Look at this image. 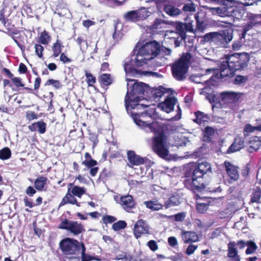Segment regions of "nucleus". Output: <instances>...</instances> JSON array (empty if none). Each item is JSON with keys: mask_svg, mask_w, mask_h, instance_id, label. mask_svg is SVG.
I'll return each instance as SVG.
<instances>
[{"mask_svg": "<svg viewBox=\"0 0 261 261\" xmlns=\"http://www.w3.org/2000/svg\"><path fill=\"white\" fill-rule=\"evenodd\" d=\"M226 61L221 62L219 69L215 72L217 79L232 76L237 70L244 69L248 66L249 57L247 53L234 54L227 57Z\"/></svg>", "mask_w": 261, "mask_h": 261, "instance_id": "nucleus-1", "label": "nucleus"}, {"mask_svg": "<svg viewBox=\"0 0 261 261\" xmlns=\"http://www.w3.org/2000/svg\"><path fill=\"white\" fill-rule=\"evenodd\" d=\"M139 50L135 58V65L137 67H142L151 59L154 58L160 53V46L155 41L146 42L141 45L138 42L135 47Z\"/></svg>", "mask_w": 261, "mask_h": 261, "instance_id": "nucleus-2", "label": "nucleus"}, {"mask_svg": "<svg viewBox=\"0 0 261 261\" xmlns=\"http://www.w3.org/2000/svg\"><path fill=\"white\" fill-rule=\"evenodd\" d=\"M213 14H218L221 17H230L233 21L243 18L245 13L244 10L237 5L235 2L231 0H225L222 7L217 8L205 7Z\"/></svg>", "mask_w": 261, "mask_h": 261, "instance_id": "nucleus-3", "label": "nucleus"}, {"mask_svg": "<svg viewBox=\"0 0 261 261\" xmlns=\"http://www.w3.org/2000/svg\"><path fill=\"white\" fill-rule=\"evenodd\" d=\"M155 110L154 109L150 108L146 110L145 112L141 114H135L133 116V119L136 124L141 127H148L151 132L153 130L152 127L154 123H158V125H163V119L158 118L151 122L152 118L156 116Z\"/></svg>", "mask_w": 261, "mask_h": 261, "instance_id": "nucleus-4", "label": "nucleus"}, {"mask_svg": "<svg viewBox=\"0 0 261 261\" xmlns=\"http://www.w3.org/2000/svg\"><path fill=\"white\" fill-rule=\"evenodd\" d=\"M191 59L190 53L183 54L180 60L172 65V72L174 78L179 81L185 79Z\"/></svg>", "mask_w": 261, "mask_h": 261, "instance_id": "nucleus-5", "label": "nucleus"}, {"mask_svg": "<svg viewBox=\"0 0 261 261\" xmlns=\"http://www.w3.org/2000/svg\"><path fill=\"white\" fill-rule=\"evenodd\" d=\"M154 123L153 132L154 136L152 138V149L160 158L163 159V125Z\"/></svg>", "mask_w": 261, "mask_h": 261, "instance_id": "nucleus-6", "label": "nucleus"}, {"mask_svg": "<svg viewBox=\"0 0 261 261\" xmlns=\"http://www.w3.org/2000/svg\"><path fill=\"white\" fill-rule=\"evenodd\" d=\"M82 243L76 240L67 238L60 241V248L64 254H76L81 250Z\"/></svg>", "mask_w": 261, "mask_h": 261, "instance_id": "nucleus-7", "label": "nucleus"}, {"mask_svg": "<svg viewBox=\"0 0 261 261\" xmlns=\"http://www.w3.org/2000/svg\"><path fill=\"white\" fill-rule=\"evenodd\" d=\"M185 177L186 179L184 181L185 187L194 191L201 192L205 189V186L202 182V177H196L191 172H188L186 173Z\"/></svg>", "mask_w": 261, "mask_h": 261, "instance_id": "nucleus-8", "label": "nucleus"}, {"mask_svg": "<svg viewBox=\"0 0 261 261\" xmlns=\"http://www.w3.org/2000/svg\"><path fill=\"white\" fill-rule=\"evenodd\" d=\"M150 14L148 9L141 7L139 9L127 12L124 15V18L126 21L136 22L146 19Z\"/></svg>", "mask_w": 261, "mask_h": 261, "instance_id": "nucleus-9", "label": "nucleus"}, {"mask_svg": "<svg viewBox=\"0 0 261 261\" xmlns=\"http://www.w3.org/2000/svg\"><path fill=\"white\" fill-rule=\"evenodd\" d=\"M247 245V242L243 240H239L237 242L231 241L227 244V256L229 261H240L241 257L238 254V251L236 248L237 246L239 249H243Z\"/></svg>", "mask_w": 261, "mask_h": 261, "instance_id": "nucleus-10", "label": "nucleus"}, {"mask_svg": "<svg viewBox=\"0 0 261 261\" xmlns=\"http://www.w3.org/2000/svg\"><path fill=\"white\" fill-rule=\"evenodd\" d=\"M233 38V31L231 30H225L221 32H217L214 38V43L223 47H227V44Z\"/></svg>", "mask_w": 261, "mask_h": 261, "instance_id": "nucleus-11", "label": "nucleus"}, {"mask_svg": "<svg viewBox=\"0 0 261 261\" xmlns=\"http://www.w3.org/2000/svg\"><path fill=\"white\" fill-rule=\"evenodd\" d=\"M129 95L138 99L142 95H146L150 90L149 86L144 83L135 82L129 88ZM129 89V88H128ZM129 91V90H128Z\"/></svg>", "mask_w": 261, "mask_h": 261, "instance_id": "nucleus-12", "label": "nucleus"}, {"mask_svg": "<svg viewBox=\"0 0 261 261\" xmlns=\"http://www.w3.org/2000/svg\"><path fill=\"white\" fill-rule=\"evenodd\" d=\"M245 96L244 93L241 92H234L232 91H225L220 94L221 100L225 103H235L242 99Z\"/></svg>", "mask_w": 261, "mask_h": 261, "instance_id": "nucleus-13", "label": "nucleus"}, {"mask_svg": "<svg viewBox=\"0 0 261 261\" xmlns=\"http://www.w3.org/2000/svg\"><path fill=\"white\" fill-rule=\"evenodd\" d=\"M134 234L138 239L142 236L149 233V226L146 221L142 219L138 220L134 225Z\"/></svg>", "mask_w": 261, "mask_h": 261, "instance_id": "nucleus-14", "label": "nucleus"}, {"mask_svg": "<svg viewBox=\"0 0 261 261\" xmlns=\"http://www.w3.org/2000/svg\"><path fill=\"white\" fill-rule=\"evenodd\" d=\"M173 91V90L171 88H164V94L171 92V94L167 96L164 100V112L166 113H170L173 111L174 106L177 101V99L172 93Z\"/></svg>", "mask_w": 261, "mask_h": 261, "instance_id": "nucleus-15", "label": "nucleus"}, {"mask_svg": "<svg viewBox=\"0 0 261 261\" xmlns=\"http://www.w3.org/2000/svg\"><path fill=\"white\" fill-rule=\"evenodd\" d=\"M6 28L7 32H6L9 36H10L13 41L15 42L17 45L19 47L22 52L25 51V47L19 41H18L16 37L14 36L15 35H17L19 33V31L15 29L14 24H12L8 20L6 21L5 24H3Z\"/></svg>", "mask_w": 261, "mask_h": 261, "instance_id": "nucleus-16", "label": "nucleus"}, {"mask_svg": "<svg viewBox=\"0 0 261 261\" xmlns=\"http://www.w3.org/2000/svg\"><path fill=\"white\" fill-rule=\"evenodd\" d=\"M127 159L128 160V166L133 167V166H138L147 163L148 160L146 157H141L136 154L133 150H129L127 152Z\"/></svg>", "mask_w": 261, "mask_h": 261, "instance_id": "nucleus-17", "label": "nucleus"}, {"mask_svg": "<svg viewBox=\"0 0 261 261\" xmlns=\"http://www.w3.org/2000/svg\"><path fill=\"white\" fill-rule=\"evenodd\" d=\"M211 166L210 163L206 162H199L194 169H190L194 176L196 177H202L204 174L211 171Z\"/></svg>", "mask_w": 261, "mask_h": 261, "instance_id": "nucleus-18", "label": "nucleus"}, {"mask_svg": "<svg viewBox=\"0 0 261 261\" xmlns=\"http://www.w3.org/2000/svg\"><path fill=\"white\" fill-rule=\"evenodd\" d=\"M122 208L127 212L130 213L133 209L135 208L136 203L133 197L130 195L122 196L120 199Z\"/></svg>", "mask_w": 261, "mask_h": 261, "instance_id": "nucleus-19", "label": "nucleus"}, {"mask_svg": "<svg viewBox=\"0 0 261 261\" xmlns=\"http://www.w3.org/2000/svg\"><path fill=\"white\" fill-rule=\"evenodd\" d=\"M224 165L227 174L230 178L233 181H237L239 178L237 167L228 162H225Z\"/></svg>", "mask_w": 261, "mask_h": 261, "instance_id": "nucleus-20", "label": "nucleus"}, {"mask_svg": "<svg viewBox=\"0 0 261 261\" xmlns=\"http://www.w3.org/2000/svg\"><path fill=\"white\" fill-rule=\"evenodd\" d=\"M244 147V138L240 136H237L233 142V143L229 146L227 150V153H230L237 151Z\"/></svg>", "mask_w": 261, "mask_h": 261, "instance_id": "nucleus-21", "label": "nucleus"}, {"mask_svg": "<svg viewBox=\"0 0 261 261\" xmlns=\"http://www.w3.org/2000/svg\"><path fill=\"white\" fill-rule=\"evenodd\" d=\"M47 124L43 120L33 123L28 126L29 129L31 132H38L40 134H44L46 130Z\"/></svg>", "mask_w": 261, "mask_h": 261, "instance_id": "nucleus-22", "label": "nucleus"}, {"mask_svg": "<svg viewBox=\"0 0 261 261\" xmlns=\"http://www.w3.org/2000/svg\"><path fill=\"white\" fill-rule=\"evenodd\" d=\"M181 235L182 239L185 243L196 242L198 241V236L194 231H182Z\"/></svg>", "mask_w": 261, "mask_h": 261, "instance_id": "nucleus-23", "label": "nucleus"}, {"mask_svg": "<svg viewBox=\"0 0 261 261\" xmlns=\"http://www.w3.org/2000/svg\"><path fill=\"white\" fill-rule=\"evenodd\" d=\"M140 100V98L138 97V99L137 98H135L134 97L131 96L129 95L128 90L127 92L126 95L125 97V105L127 107L129 105L132 109H134L136 107L141 106L143 108H146L147 106L146 105H140L139 102Z\"/></svg>", "mask_w": 261, "mask_h": 261, "instance_id": "nucleus-24", "label": "nucleus"}, {"mask_svg": "<svg viewBox=\"0 0 261 261\" xmlns=\"http://www.w3.org/2000/svg\"><path fill=\"white\" fill-rule=\"evenodd\" d=\"M98 81L101 88L107 90L108 86L112 84L113 80L110 74L103 73L100 75Z\"/></svg>", "mask_w": 261, "mask_h": 261, "instance_id": "nucleus-25", "label": "nucleus"}, {"mask_svg": "<svg viewBox=\"0 0 261 261\" xmlns=\"http://www.w3.org/2000/svg\"><path fill=\"white\" fill-rule=\"evenodd\" d=\"M68 188H70V191L72 194L79 198L81 197L86 193V189L84 187H81L74 185V182L69 183L68 184Z\"/></svg>", "mask_w": 261, "mask_h": 261, "instance_id": "nucleus-26", "label": "nucleus"}, {"mask_svg": "<svg viewBox=\"0 0 261 261\" xmlns=\"http://www.w3.org/2000/svg\"><path fill=\"white\" fill-rule=\"evenodd\" d=\"M68 231L74 235H78L85 231V229L81 223H79L77 221H72L69 226Z\"/></svg>", "mask_w": 261, "mask_h": 261, "instance_id": "nucleus-27", "label": "nucleus"}, {"mask_svg": "<svg viewBox=\"0 0 261 261\" xmlns=\"http://www.w3.org/2000/svg\"><path fill=\"white\" fill-rule=\"evenodd\" d=\"M48 179L44 176H39L34 181L35 189L38 191H42L46 186Z\"/></svg>", "mask_w": 261, "mask_h": 261, "instance_id": "nucleus-28", "label": "nucleus"}, {"mask_svg": "<svg viewBox=\"0 0 261 261\" xmlns=\"http://www.w3.org/2000/svg\"><path fill=\"white\" fill-rule=\"evenodd\" d=\"M259 16L257 15L251 14L250 16V18L251 19V21L244 26L243 32L241 35V38H245L247 32L251 29L257 23V22H256L255 20Z\"/></svg>", "mask_w": 261, "mask_h": 261, "instance_id": "nucleus-29", "label": "nucleus"}, {"mask_svg": "<svg viewBox=\"0 0 261 261\" xmlns=\"http://www.w3.org/2000/svg\"><path fill=\"white\" fill-rule=\"evenodd\" d=\"M179 196L177 195H172L164 202V206L166 208H169L180 204Z\"/></svg>", "mask_w": 261, "mask_h": 261, "instance_id": "nucleus-30", "label": "nucleus"}, {"mask_svg": "<svg viewBox=\"0 0 261 261\" xmlns=\"http://www.w3.org/2000/svg\"><path fill=\"white\" fill-rule=\"evenodd\" d=\"M163 24V20L161 18H156L154 21L153 24L149 27V29L153 33L158 34L161 32V30H159L162 28Z\"/></svg>", "mask_w": 261, "mask_h": 261, "instance_id": "nucleus-31", "label": "nucleus"}, {"mask_svg": "<svg viewBox=\"0 0 261 261\" xmlns=\"http://www.w3.org/2000/svg\"><path fill=\"white\" fill-rule=\"evenodd\" d=\"M144 204L146 207L152 211H158L163 207V205L159 203L158 200L146 201L144 202Z\"/></svg>", "mask_w": 261, "mask_h": 261, "instance_id": "nucleus-32", "label": "nucleus"}, {"mask_svg": "<svg viewBox=\"0 0 261 261\" xmlns=\"http://www.w3.org/2000/svg\"><path fill=\"white\" fill-rule=\"evenodd\" d=\"M63 47L64 46L62 45L61 41L57 39L52 46L53 57L54 58L58 57L62 53V49Z\"/></svg>", "mask_w": 261, "mask_h": 261, "instance_id": "nucleus-33", "label": "nucleus"}, {"mask_svg": "<svg viewBox=\"0 0 261 261\" xmlns=\"http://www.w3.org/2000/svg\"><path fill=\"white\" fill-rule=\"evenodd\" d=\"M252 138V140H250V144H251V145L249 148V151L250 152L257 150L261 146V140L259 137L255 136Z\"/></svg>", "mask_w": 261, "mask_h": 261, "instance_id": "nucleus-34", "label": "nucleus"}, {"mask_svg": "<svg viewBox=\"0 0 261 261\" xmlns=\"http://www.w3.org/2000/svg\"><path fill=\"white\" fill-rule=\"evenodd\" d=\"M164 12L171 16H176L181 13L178 8L171 5L164 6Z\"/></svg>", "mask_w": 261, "mask_h": 261, "instance_id": "nucleus-35", "label": "nucleus"}, {"mask_svg": "<svg viewBox=\"0 0 261 261\" xmlns=\"http://www.w3.org/2000/svg\"><path fill=\"white\" fill-rule=\"evenodd\" d=\"M195 115L196 118L193 120V121L199 124H201L203 122L207 121L208 119V117L207 115L204 114L203 112L199 111L195 112Z\"/></svg>", "mask_w": 261, "mask_h": 261, "instance_id": "nucleus-36", "label": "nucleus"}, {"mask_svg": "<svg viewBox=\"0 0 261 261\" xmlns=\"http://www.w3.org/2000/svg\"><path fill=\"white\" fill-rule=\"evenodd\" d=\"M112 176L111 170L108 168H103L100 172L98 179L103 182L107 181L108 179Z\"/></svg>", "mask_w": 261, "mask_h": 261, "instance_id": "nucleus-37", "label": "nucleus"}, {"mask_svg": "<svg viewBox=\"0 0 261 261\" xmlns=\"http://www.w3.org/2000/svg\"><path fill=\"white\" fill-rule=\"evenodd\" d=\"M185 23L182 22L177 23L175 26V30L176 33H178L182 39H186V31H185Z\"/></svg>", "mask_w": 261, "mask_h": 261, "instance_id": "nucleus-38", "label": "nucleus"}, {"mask_svg": "<svg viewBox=\"0 0 261 261\" xmlns=\"http://www.w3.org/2000/svg\"><path fill=\"white\" fill-rule=\"evenodd\" d=\"M249 80L248 75H237L236 76L233 83L235 85L244 86Z\"/></svg>", "mask_w": 261, "mask_h": 261, "instance_id": "nucleus-39", "label": "nucleus"}, {"mask_svg": "<svg viewBox=\"0 0 261 261\" xmlns=\"http://www.w3.org/2000/svg\"><path fill=\"white\" fill-rule=\"evenodd\" d=\"M255 130L261 132V124L253 126L250 124H247L244 128V134L245 136H247L248 133H253Z\"/></svg>", "mask_w": 261, "mask_h": 261, "instance_id": "nucleus-40", "label": "nucleus"}, {"mask_svg": "<svg viewBox=\"0 0 261 261\" xmlns=\"http://www.w3.org/2000/svg\"><path fill=\"white\" fill-rule=\"evenodd\" d=\"M247 248L245 251V253L247 255L253 254L257 249V246L254 242L252 241H247Z\"/></svg>", "mask_w": 261, "mask_h": 261, "instance_id": "nucleus-41", "label": "nucleus"}, {"mask_svg": "<svg viewBox=\"0 0 261 261\" xmlns=\"http://www.w3.org/2000/svg\"><path fill=\"white\" fill-rule=\"evenodd\" d=\"M50 39L51 37L48 33L46 31L44 30L40 34L39 42L42 44H47L49 42Z\"/></svg>", "mask_w": 261, "mask_h": 261, "instance_id": "nucleus-42", "label": "nucleus"}, {"mask_svg": "<svg viewBox=\"0 0 261 261\" xmlns=\"http://www.w3.org/2000/svg\"><path fill=\"white\" fill-rule=\"evenodd\" d=\"M85 76L86 77V81L88 87H94V84L96 83V77L93 76L92 73L89 72L88 71H85Z\"/></svg>", "mask_w": 261, "mask_h": 261, "instance_id": "nucleus-43", "label": "nucleus"}, {"mask_svg": "<svg viewBox=\"0 0 261 261\" xmlns=\"http://www.w3.org/2000/svg\"><path fill=\"white\" fill-rule=\"evenodd\" d=\"M12 82H13V84L16 88H19V87H23V89L29 91L30 92H32L33 91V89L32 88H29V87H24V84L22 83L21 81V79L18 77H13L11 79Z\"/></svg>", "mask_w": 261, "mask_h": 261, "instance_id": "nucleus-44", "label": "nucleus"}, {"mask_svg": "<svg viewBox=\"0 0 261 261\" xmlns=\"http://www.w3.org/2000/svg\"><path fill=\"white\" fill-rule=\"evenodd\" d=\"M176 36H177V33L174 30H164V37L169 36V38H173L175 46L178 47L179 46V42L175 39Z\"/></svg>", "mask_w": 261, "mask_h": 261, "instance_id": "nucleus-45", "label": "nucleus"}, {"mask_svg": "<svg viewBox=\"0 0 261 261\" xmlns=\"http://www.w3.org/2000/svg\"><path fill=\"white\" fill-rule=\"evenodd\" d=\"M151 93L152 95V97L154 99L161 97L163 95V86H160L159 89L154 88L151 89L150 90Z\"/></svg>", "mask_w": 261, "mask_h": 261, "instance_id": "nucleus-46", "label": "nucleus"}, {"mask_svg": "<svg viewBox=\"0 0 261 261\" xmlns=\"http://www.w3.org/2000/svg\"><path fill=\"white\" fill-rule=\"evenodd\" d=\"M11 151L9 147H6L0 150V159L6 160L10 158Z\"/></svg>", "mask_w": 261, "mask_h": 261, "instance_id": "nucleus-47", "label": "nucleus"}, {"mask_svg": "<svg viewBox=\"0 0 261 261\" xmlns=\"http://www.w3.org/2000/svg\"><path fill=\"white\" fill-rule=\"evenodd\" d=\"M82 259L81 261H91L93 260H98L99 259L97 258H96L94 256H92L88 254L85 253L86 251V248L85 247V245L83 243H82Z\"/></svg>", "mask_w": 261, "mask_h": 261, "instance_id": "nucleus-48", "label": "nucleus"}, {"mask_svg": "<svg viewBox=\"0 0 261 261\" xmlns=\"http://www.w3.org/2000/svg\"><path fill=\"white\" fill-rule=\"evenodd\" d=\"M51 85L54 88L59 89L62 88V85L59 80L54 79H49L46 81L44 84L45 86Z\"/></svg>", "mask_w": 261, "mask_h": 261, "instance_id": "nucleus-49", "label": "nucleus"}, {"mask_svg": "<svg viewBox=\"0 0 261 261\" xmlns=\"http://www.w3.org/2000/svg\"><path fill=\"white\" fill-rule=\"evenodd\" d=\"M127 226V223L125 221L119 220L117 222L114 223L112 225V229L114 231H118L120 229L125 228Z\"/></svg>", "mask_w": 261, "mask_h": 261, "instance_id": "nucleus-50", "label": "nucleus"}, {"mask_svg": "<svg viewBox=\"0 0 261 261\" xmlns=\"http://www.w3.org/2000/svg\"><path fill=\"white\" fill-rule=\"evenodd\" d=\"M151 2H154L155 5L156 11L155 12H156L159 15L163 16L162 14L163 11V0H152Z\"/></svg>", "mask_w": 261, "mask_h": 261, "instance_id": "nucleus-51", "label": "nucleus"}, {"mask_svg": "<svg viewBox=\"0 0 261 261\" xmlns=\"http://www.w3.org/2000/svg\"><path fill=\"white\" fill-rule=\"evenodd\" d=\"M261 197V189L257 188L251 196L252 202L259 203Z\"/></svg>", "mask_w": 261, "mask_h": 261, "instance_id": "nucleus-52", "label": "nucleus"}, {"mask_svg": "<svg viewBox=\"0 0 261 261\" xmlns=\"http://www.w3.org/2000/svg\"><path fill=\"white\" fill-rule=\"evenodd\" d=\"M186 217V213L184 212L179 213L175 215L172 216H165L164 215V217H167L169 219H173L174 218L176 221L181 222Z\"/></svg>", "mask_w": 261, "mask_h": 261, "instance_id": "nucleus-53", "label": "nucleus"}, {"mask_svg": "<svg viewBox=\"0 0 261 261\" xmlns=\"http://www.w3.org/2000/svg\"><path fill=\"white\" fill-rule=\"evenodd\" d=\"M182 10L186 12H194L196 11V6L192 2L185 4L182 7Z\"/></svg>", "mask_w": 261, "mask_h": 261, "instance_id": "nucleus-54", "label": "nucleus"}, {"mask_svg": "<svg viewBox=\"0 0 261 261\" xmlns=\"http://www.w3.org/2000/svg\"><path fill=\"white\" fill-rule=\"evenodd\" d=\"M181 110L179 106H177V109L176 110V114L174 116L172 117L171 118H165L164 116V120H167L168 121H178L181 119Z\"/></svg>", "mask_w": 261, "mask_h": 261, "instance_id": "nucleus-55", "label": "nucleus"}, {"mask_svg": "<svg viewBox=\"0 0 261 261\" xmlns=\"http://www.w3.org/2000/svg\"><path fill=\"white\" fill-rule=\"evenodd\" d=\"M71 221H70L66 218L61 219V222L58 226V228L62 229L68 230L69 226L71 223Z\"/></svg>", "mask_w": 261, "mask_h": 261, "instance_id": "nucleus-56", "label": "nucleus"}, {"mask_svg": "<svg viewBox=\"0 0 261 261\" xmlns=\"http://www.w3.org/2000/svg\"><path fill=\"white\" fill-rule=\"evenodd\" d=\"M244 39L241 38V35H240L239 39L233 42L232 44V49L233 50H238L241 48L244 44Z\"/></svg>", "mask_w": 261, "mask_h": 261, "instance_id": "nucleus-57", "label": "nucleus"}, {"mask_svg": "<svg viewBox=\"0 0 261 261\" xmlns=\"http://www.w3.org/2000/svg\"><path fill=\"white\" fill-rule=\"evenodd\" d=\"M208 204L205 203H198L197 204L196 208L199 213H204L208 208Z\"/></svg>", "mask_w": 261, "mask_h": 261, "instance_id": "nucleus-58", "label": "nucleus"}, {"mask_svg": "<svg viewBox=\"0 0 261 261\" xmlns=\"http://www.w3.org/2000/svg\"><path fill=\"white\" fill-rule=\"evenodd\" d=\"M102 222L105 224L112 223L117 220L116 218L113 216L106 215L103 216Z\"/></svg>", "mask_w": 261, "mask_h": 261, "instance_id": "nucleus-59", "label": "nucleus"}, {"mask_svg": "<svg viewBox=\"0 0 261 261\" xmlns=\"http://www.w3.org/2000/svg\"><path fill=\"white\" fill-rule=\"evenodd\" d=\"M35 53L39 58H43V51L44 47L40 44H36L35 45Z\"/></svg>", "mask_w": 261, "mask_h": 261, "instance_id": "nucleus-60", "label": "nucleus"}, {"mask_svg": "<svg viewBox=\"0 0 261 261\" xmlns=\"http://www.w3.org/2000/svg\"><path fill=\"white\" fill-rule=\"evenodd\" d=\"M195 18L196 19V22H197V30L200 32H203V30L205 28V23L203 21H200L198 19V16L197 15H196L195 16Z\"/></svg>", "mask_w": 261, "mask_h": 261, "instance_id": "nucleus-61", "label": "nucleus"}, {"mask_svg": "<svg viewBox=\"0 0 261 261\" xmlns=\"http://www.w3.org/2000/svg\"><path fill=\"white\" fill-rule=\"evenodd\" d=\"M82 164L86 166L88 168L95 167L98 164L97 162L93 159L85 160L82 162Z\"/></svg>", "mask_w": 261, "mask_h": 261, "instance_id": "nucleus-62", "label": "nucleus"}, {"mask_svg": "<svg viewBox=\"0 0 261 261\" xmlns=\"http://www.w3.org/2000/svg\"><path fill=\"white\" fill-rule=\"evenodd\" d=\"M217 32H210L205 34L203 36V40L206 42L212 41L214 42V38Z\"/></svg>", "mask_w": 261, "mask_h": 261, "instance_id": "nucleus-63", "label": "nucleus"}, {"mask_svg": "<svg viewBox=\"0 0 261 261\" xmlns=\"http://www.w3.org/2000/svg\"><path fill=\"white\" fill-rule=\"evenodd\" d=\"M25 117L29 121H31L38 118V115L33 111H28L26 112Z\"/></svg>", "mask_w": 261, "mask_h": 261, "instance_id": "nucleus-64", "label": "nucleus"}]
</instances>
